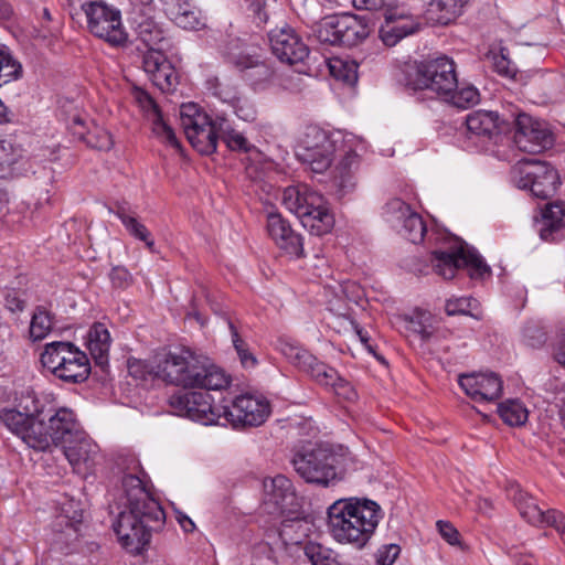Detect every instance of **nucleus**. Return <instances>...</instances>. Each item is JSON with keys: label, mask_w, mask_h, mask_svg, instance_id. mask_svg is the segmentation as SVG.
<instances>
[{"label": "nucleus", "mask_w": 565, "mask_h": 565, "mask_svg": "<svg viewBox=\"0 0 565 565\" xmlns=\"http://www.w3.org/2000/svg\"><path fill=\"white\" fill-rule=\"evenodd\" d=\"M365 150V140L352 132H328L320 127L309 126L298 141L296 156L312 172L323 173L338 153L333 182L344 194L352 191L356 184L361 154Z\"/></svg>", "instance_id": "obj_1"}, {"label": "nucleus", "mask_w": 565, "mask_h": 565, "mask_svg": "<svg viewBox=\"0 0 565 565\" xmlns=\"http://www.w3.org/2000/svg\"><path fill=\"white\" fill-rule=\"evenodd\" d=\"M134 472L122 477V490L126 495V509L114 523V531L121 545L132 553H138L150 540V532L160 527L164 521V512L159 502L147 491L143 481Z\"/></svg>", "instance_id": "obj_2"}, {"label": "nucleus", "mask_w": 565, "mask_h": 565, "mask_svg": "<svg viewBox=\"0 0 565 565\" xmlns=\"http://www.w3.org/2000/svg\"><path fill=\"white\" fill-rule=\"evenodd\" d=\"M327 515L328 532L334 541L362 548L377 527L382 509L375 501L352 497L334 501Z\"/></svg>", "instance_id": "obj_3"}, {"label": "nucleus", "mask_w": 565, "mask_h": 565, "mask_svg": "<svg viewBox=\"0 0 565 565\" xmlns=\"http://www.w3.org/2000/svg\"><path fill=\"white\" fill-rule=\"evenodd\" d=\"M281 203L313 235H324L334 226V216L326 199L305 184L286 188Z\"/></svg>", "instance_id": "obj_4"}, {"label": "nucleus", "mask_w": 565, "mask_h": 565, "mask_svg": "<svg viewBox=\"0 0 565 565\" xmlns=\"http://www.w3.org/2000/svg\"><path fill=\"white\" fill-rule=\"evenodd\" d=\"M40 360L44 369L66 383H82L90 374V364L86 353L71 342L46 343Z\"/></svg>", "instance_id": "obj_5"}, {"label": "nucleus", "mask_w": 565, "mask_h": 565, "mask_svg": "<svg viewBox=\"0 0 565 565\" xmlns=\"http://www.w3.org/2000/svg\"><path fill=\"white\" fill-rule=\"evenodd\" d=\"M344 461V455L319 446L295 455L292 465L307 482L327 487L332 481L342 479Z\"/></svg>", "instance_id": "obj_6"}, {"label": "nucleus", "mask_w": 565, "mask_h": 565, "mask_svg": "<svg viewBox=\"0 0 565 565\" xmlns=\"http://www.w3.org/2000/svg\"><path fill=\"white\" fill-rule=\"evenodd\" d=\"M513 184L522 190H529L531 195L547 200L552 198L559 185V175L548 162L523 159L511 169Z\"/></svg>", "instance_id": "obj_7"}, {"label": "nucleus", "mask_w": 565, "mask_h": 565, "mask_svg": "<svg viewBox=\"0 0 565 565\" xmlns=\"http://www.w3.org/2000/svg\"><path fill=\"white\" fill-rule=\"evenodd\" d=\"M87 30L96 38L113 46L128 42V33L121 21L120 11L104 1H86L82 6Z\"/></svg>", "instance_id": "obj_8"}, {"label": "nucleus", "mask_w": 565, "mask_h": 565, "mask_svg": "<svg viewBox=\"0 0 565 565\" xmlns=\"http://www.w3.org/2000/svg\"><path fill=\"white\" fill-rule=\"evenodd\" d=\"M430 263L434 271L445 279L454 278L461 267L468 270L472 279H482L491 273L490 267L477 250L463 244H459L450 250L433 252Z\"/></svg>", "instance_id": "obj_9"}, {"label": "nucleus", "mask_w": 565, "mask_h": 565, "mask_svg": "<svg viewBox=\"0 0 565 565\" xmlns=\"http://www.w3.org/2000/svg\"><path fill=\"white\" fill-rule=\"evenodd\" d=\"M181 125L189 142L202 154L216 150L220 138V120H211L194 104L181 106Z\"/></svg>", "instance_id": "obj_10"}, {"label": "nucleus", "mask_w": 565, "mask_h": 565, "mask_svg": "<svg viewBox=\"0 0 565 565\" xmlns=\"http://www.w3.org/2000/svg\"><path fill=\"white\" fill-rule=\"evenodd\" d=\"M228 385V377L204 356L190 350L184 351L182 374L178 386L183 388H205L220 391Z\"/></svg>", "instance_id": "obj_11"}, {"label": "nucleus", "mask_w": 565, "mask_h": 565, "mask_svg": "<svg viewBox=\"0 0 565 565\" xmlns=\"http://www.w3.org/2000/svg\"><path fill=\"white\" fill-rule=\"evenodd\" d=\"M413 85L417 89H430L444 99L458 87L455 62L440 56L420 64Z\"/></svg>", "instance_id": "obj_12"}, {"label": "nucleus", "mask_w": 565, "mask_h": 565, "mask_svg": "<svg viewBox=\"0 0 565 565\" xmlns=\"http://www.w3.org/2000/svg\"><path fill=\"white\" fill-rule=\"evenodd\" d=\"M419 17L406 3L396 0L383 13L379 36L386 46H394L404 38L419 31Z\"/></svg>", "instance_id": "obj_13"}, {"label": "nucleus", "mask_w": 565, "mask_h": 565, "mask_svg": "<svg viewBox=\"0 0 565 565\" xmlns=\"http://www.w3.org/2000/svg\"><path fill=\"white\" fill-rule=\"evenodd\" d=\"M169 404L178 416L203 425H222V407L213 406L210 394L205 392L174 394L170 397Z\"/></svg>", "instance_id": "obj_14"}, {"label": "nucleus", "mask_w": 565, "mask_h": 565, "mask_svg": "<svg viewBox=\"0 0 565 565\" xmlns=\"http://www.w3.org/2000/svg\"><path fill=\"white\" fill-rule=\"evenodd\" d=\"M222 425L256 427L270 415V404L263 395L246 393L237 396L230 407L222 406Z\"/></svg>", "instance_id": "obj_15"}, {"label": "nucleus", "mask_w": 565, "mask_h": 565, "mask_svg": "<svg viewBox=\"0 0 565 565\" xmlns=\"http://www.w3.org/2000/svg\"><path fill=\"white\" fill-rule=\"evenodd\" d=\"M386 222L409 242L420 243L426 233L422 216L401 199L390 200L384 210Z\"/></svg>", "instance_id": "obj_16"}, {"label": "nucleus", "mask_w": 565, "mask_h": 565, "mask_svg": "<svg viewBox=\"0 0 565 565\" xmlns=\"http://www.w3.org/2000/svg\"><path fill=\"white\" fill-rule=\"evenodd\" d=\"M514 142L520 150L535 153L552 146L553 137L544 122L522 113L515 118Z\"/></svg>", "instance_id": "obj_17"}, {"label": "nucleus", "mask_w": 565, "mask_h": 565, "mask_svg": "<svg viewBox=\"0 0 565 565\" xmlns=\"http://www.w3.org/2000/svg\"><path fill=\"white\" fill-rule=\"evenodd\" d=\"M273 53L288 64L303 62L309 55V49L295 29L288 24L276 26L268 33Z\"/></svg>", "instance_id": "obj_18"}, {"label": "nucleus", "mask_w": 565, "mask_h": 565, "mask_svg": "<svg viewBox=\"0 0 565 565\" xmlns=\"http://www.w3.org/2000/svg\"><path fill=\"white\" fill-rule=\"evenodd\" d=\"M263 501L273 511L294 513L299 508V500L292 482L284 475L267 477L263 480Z\"/></svg>", "instance_id": "obj_19"}, {"label": "nucleus", "mask_w": 565, "mask_h": 565, "mask_svg": "<svg viewBox=\"0 0 565 565\" xmlns=\"http://www.w3.org/2000/svg\"><path fill=\"white\" fill-rule=\"evenodd\" d=\"M459 385L476 402L494 401L502 392V380L492 372L460 375Z\"/></svg>", "instance_id": "obj_20"}, {"label": "nucleus", "mask_w": 565, "mask_h": 565, "mask_svg": "<svg viewBox=\"0 0 565 565\" xmlns=\"http://www.w3.org/2000/svg\"><path fill=\"white\" fill-rule=\"evenodd\" d=\"M132 97L147 115L153 135L158 137L162 142L173 148H179L180 145L173 129L164 120L153 98L141 88H135L132 92Z\"/></svg>", "instance_id": "obj_21"}, {"label": "nucleus", "mask_w": 565, "mask_h": 565, "mask_svg": "<svg viewBox=\"0 0 565 565\" xmlns=\"http://www.w3.org/2000/svg\"><path fill=\"white\" fill-rule=\"evenodd\" d=\"M267 232L276 245L292 257L303 256L302 237L297 234L289 223L278 213L267 217Z\"/></svg>", "instance_id": "obj_22"}, {"label": "nucleus", "mask_w": 565, "mask_h": 565, "mask_svg": "<svg viewBox=\"0 0 565 565\" xmlns=\"http://www.w3.org/2000/svg\"><path fill=\"white\" fill-rule=\"evenodd\" d=\"M64 455L74 471L85 473L96 463L99 448L89 437L76 435L64 446Z\"/></svg>", "instance_id": "obj_23"}, {"label": "nucleus", "mask_w": 565, "mask_h": 565, "mask_svg": "<svg viewBox=\"0 0 565 565\" xmlns=\"http://www.w3.org/2000/svg\"><path fill=\"white\" fill-rule=\"evenodd\" d=\"M143 68L162 92H171L178 84V73L162 52L148 51L143 56Z\"/></svg>", "instance_id": "obj_24"}, {"label": "nucleus", "mask_w": 565, "mask_h": 565, "mask_svg": "<svg viewBox=\"0 0 565 565\" xmlns=\"http://www.w3.org/2000/svg\"><path fill=\"white\" fill-rule=\"evenodd\" d=\"M468 138L492 140L505 129V121L497 111L476 110L466 118Z\"/></svg>", "instance_id": "obj_25"}, {"label": "nucleus", "mask_w": 565, "mask_h": 565, "mask_svg": "<svg viewBox=\"0 0 565 565\" xmlns=\"http://www.w3.org/2000/svg\"><path fill=\"white\" fill-rule=\"evenodd\" d=\"M335 33L340 45L354 46L369 36L370 28L363 18L347 13L335 15Z\"/></svg>", "instance_id": "obj_26"}, {"label": "nucleus", "mask_w": 565, "mask_h": 565, "mask_svg": "<svg viewBox=\"0 0 565 565\" xmlns=\"http://www.w3.org/2000/svg\"><path fill=\"white\" fill-rule=\"evenodd\" d=\"M515 505L520 514L529 523L537 526L554 524L557 518H561V511H543L535 500L526 492L519 490L514 495Z\"/></svg>", "instance_id": "obj_27"}, {"label": "nucleus", "mask_w": 565, "mask_h": 565, "mask_svg": "<svg viewBox=\"0 0 565 565\" xmlns=\"http://www.w3.org/2000/svg\"><path fill=\"white\" fill-rule=\"evenodd\" d=\"M167 14L184 30H199L205 26V18L201 10L186 0H171L167 2Z\"/></svg>", "instance_id": "obj_28"}, {"label": "nucleus", "mask_w": 565, "mask_h": 565, "mask_svg": "<svg viewBox=\"0 0 565 565\" xmlns=\"http://www.w3.org/2000/svg\"><path fill=\"white\" fill-rule=\"evenodd\" d=\"M180 349L175 351H162L156 353L157 377L166 384L178 386L182 374V365L184 351Z\"/></svg>", "instance_id": "obj_29"}, {"label": "nucleus", "mask_w": 565, "mask_h": 565, "mask_svg": "<svg viewBox=\"0 0 565 565\" xmlns=\"http://www.w3.org/2000/svg\"><path fill=\"white\" fill-rule=\"evenodd\" d=\"M111 338L104 323H94L87 333V349L95 363L100 367L108 364Z\"/></svg>", "instance_id": "obj_30"}, {"label": "nucleus", "mask_w": 565, "mask_h": 565, "mask_svg": "<svg viewBox=\"0 0 565 565\" xmlns=\"http://www.w3.org/2000/svg\"><path fill=\"white\" fill-rule=\"evenodd\" d=\"M132 24L138 39L149 47L148 51L162 52L166 42L164 32L151 17L136 14Z\"/></svg>", "instance_id": "obj_31"}, {"label": "nucleus", "mask_w": 565, "mask_h": 565, "mask_svg": "<svg viewBox=\"0 0 565 565\" xmlns=\"http://www.w3.org/2000/svg\"><path fill=\"white\" fill-rule=\"evenodd\" d=\"M565 227V203H551L542 213L539 221V233L543 241H554L555 235Z\"/></svg>", "instance_id": "obj_32"}, {"label": "nucleus", "mask_w": 565, "mask_h": 565, "mask_svg": "<svg viewBox=\"0 0 565 565\" xmlns=\"http://www.w3.org/2000/svg\"><path fill=\"white\" fill-rule=\"evenodd\" d=\"M47 427L55 445L67 443L77 435V425L72 411L61 408L49 418Z\"/></svg>", "instance_id": "obj_33"}, {"label": "nucleus", "mask_w": 565, "mask_h": 565, "mask_svg": "<svg viewBox=\"0 0 565 565\" xmlns=\"http://www.w3.org/2000/svg\"><path fill=\"white\" fill-rule=\"evenodd\" d=\"M21 437L29 447L35 450L44 451L49 449L51 445H55L50 434L47 423L33 416L30 418Z\"/></svg>", "instance_id": "obj_34"}, {"label": "nucleus", "mask_w": 565, "mask_h": 565, "mask_svg": "<svg viewBox=\"0 0 565 565\" xmlns=\"http://www.w3.org/2000/svg\"><path fill=\"white\" fill-rule=\"evenodd\" d=\"M22 66L13 58L10 50L0 43V87L21 77ZM7 107L0 100V122L7 120Z\"/></svg>", "instance_id": "obj_35"}, {"label": "nucleus", "mask_w": 565, "mask_h": 565, "mask_svg": "<svg viewBox=\"0 0 565 565\" xmlns=\"http://www.w3.org/2000/svg\"><path fill=\"white\" fill-rule=\"evenodd\" d=\"M329 310L332 313V317L329 321V324L337 330L338 332H349L354 331L362 342H366V337L363 331L355 323L350 308L347 305L333 303L329 302Z\"/></svg>", "instance_id": "obj_36"}, {"label": "nucleus", "mask_w": 565, "mask_h": 565, "mask_svg": "<svg viewBox=\"0 0 565 565\" xmlns=\"http://www.w3.org/2000/svg\"><path fill=\"white\" fill-rule=\"evenodd\" d=\"M82 520V510L79 503L73 499H64L60 502V513L54 521V529L63 531V526L67 531H75V524Z\"/></svg>", "instance_id": "obj_37"}, {"label": "nucleus", "mask_w": 565, "mask_h": 565, "mask_svg": "<svg viewBox=\"0 0 565 565\" xmlns=\"http://www.w3.org/2000/svg\"><path fill=\"white\" fill-rule=\"evenodd\" d=\"M303 372L309 374L319 385L324 386L330 391L341 377L335 369L318 361L315 356L313 361L307 365Z\"/></svg>", "instance_id": "obj_38"}, {"label": "nucleus", "mask_w": 565, "mask_h": 565, "mask_svg": "<svg viewBox=\"0 0 565 565\" xmlns=\"http://www.w3.org/2000/svg\"><path fill=\"white\" fill-rule=\"evenodd\" d=\"M502 420L510 426H521L527 420V409L518 399H508L498 406Z\"/></svg>", "instance_id": "obj_39"}, {"label": "nucleus", "mask_w": 565, "mask_h": 565, "mask_svg": "<svg viewBox=\"0 0 565 565\" xmlns=\"http://www.w3.org/2000/svg\"><path fill=\"white\" fill-rule=\"evenodd\" d=\"M471 0H437L430 3L431 12H439L437 21L447 24L460 15Z\"/></svg>", "instance_id": "obj_40"}, {"label": "nucleus", "mask_w": 565, "mask_h": 565, "mask_svg": "<svg viewBox=\"0 0 565 565\" xmlns=\"http://www.w3.org/2000/svg\"><path fill=\"white\" fill-rule=\"evenodd\" d=\"M247 62H242L237 60L235 65L239 70H250L248 73V78L250 79L254 86H260L263 83L268 82L273 76V71L270 67L264 62L259 61L255 56H247Z\"/></svg>", "instance_id": "obj_41"}, {"label": "nucleus", "mask_w": 565, "mask_h": 565, "mask_svg": "<svg viewBox=\"0 0 565 565\" xmlns=\"http://www.w3.org/2000/svg\"><path fill=\"white\" fill-rule=\"evenodd\" d=\"M444 99L458 108H468L479 103L480 94L475 86L458 83V87Z\"/></svg>", "instance_id": "obj_42"}, {"label": "nucleus", "mask_w": 565, "mask_h": 565, "mask_svg": "<svg viewBox=\"0 0 565 565\" xmlns=\"http://www.w3.org/2000/svg\"><path fill=\"white\" fill-rule=\"evenodd\" d=\"M331 75L348 85H353L358 81V65L354 61L333 58L329 62Z\"/></svg>", "instance_id": "obj_43"}, {"label": "nucleus", "mask_w": 565, "mask_h": 565, "mask_svg": "<svg viewBox=\"0 0 565 565\" xmlns=\"http://www.w3.org/2000/svg\"><path fill=\"white\" fill-rule=\"evenodd\" d=\"M220 138L234 151L248 152L253 145L239 131L231 128L225 119H220Z\"/></svg>", "instance_id": "obj_44"}, {"label": "nucleus", "mask_w": 565, "mask_h": 565, "mask_svg": "<svg viewBox=\"0 0 565 565\" xmlns=\"http://www.w3.org/2000/svg\"><path fill=\"white\" fill-rule=\"evenodd\" d=\"M278 350L288 359L290 363H292L301 371H305L307 365L313 361V355H311L307 350L287 340L279 341Z\"/></svg>", "instance_id": "obj_45"}, {"label": "nucleus", "mask_w": 565, "mask_h": 565, "mask_svg": "<svg viewBox=\"0 0 565 565\" xmlns=\"http://www.w3.org/2000/svg\"><path fill=\"white\" fill-rule=\"evenodd\" d=\"M156 364V354L149 360L132 359L128 361V373L134 379L145 383L158 380Z\"/></svg>", "instance_id": "obj_46"}, {"label": "nucleus", "mask_w": 565, "mask_h": 565, "mask_svg": "<svg viewBox=\"0 0 565 565\" xmlns=\"http://www.w3.org/2000/svg\"><path fill=\"white\" fill-rule=\"evenodd\" d=\"M53 320L49 311L38 308L30 323V337L34 341L43 340L52 330Z\"/></svg>", "instance_id": "obj_47"}, {"label": "nucleus", "mask_w": 565, "mask_h": 565, "mask_svg": "<svg viewBox=\"0 0 565 565\" xmlns=\"http://www.w3.org/2000/svg\"><path fill=\"white\" fill-rule=\"evenodd\" d=\"M305 554L312 565H338L335 553L321 544H307L305 547Z\"/></svg>", "instance_id": "obj_48"}, {"label": "nucleus", "mask_w": 565, "mask_h": 565, "mask_svg": "<svg viewBox=\"0 0 565 565\" xmlns=\"http://www.w3.org/2000/svg\"><path fill=\"white\" fill-rule=\"evenodd\" d=\"M118 217L122 222L126 230L136 238L146 243L147 247L152 250L154 242L150 238V233L147 227L140 223L136 217L125 213L119 212Z\"/></svg>", "instance_id": "obj_49"}, {"label": "nucleus", "mask_w": 565, "mask_h": 565, "mask_svg": "<svg viewBox=\"0 0 565 565\" xmlns=\"http://www.w3.org/2000/svg\"><path fill=\"white\" fill-rule=\"evenodd\" d=\"M32 416L17 409H1L0 420L14 434L21 436Z\"/></svg>", "instance_id": "obj_50"}, {"label": "nucleus", "mask_w": 565, "mask_h": 565, "mask_svg": "<svg viewBox=\"0 0 565 565\" xmlns=\"http://www.w3.org/2000/svg\"><path fill=\"white\" fill-rule=\"evenodd\" d=\"M521 333L523 342L531 348H540L546 342V331L539 321H527Z\"/></svg>", "instance_id": "obj_51"}, {"label": "nucleus", "mask_w": 565, "mask_h": 565, "mask_svg": "<svg viewBox=\"0 0 565 565\" xmlns=\"http://www.w3.org/2000/svg\"><path fill=\"white\" fill-rule=\"evenodd\" d=\"M230 330L232 333V342L235 348V351L239 358L242 365L245 369H253L257 364L256 356L249 351L248 345L244 342V340L239 337L236 328L232 322L228 323Z\"/></svg>", "instance_id": "obj_52"}, {"label": "nucleus", "mask_w": 565, "mask_h": 565, "mask_svg": "<svg viewBox=\"0 0 565 565\" xmlns=\"http://www.w3.org/2000/svg\"><path fill=\"white\" fill-rule=\"evenodd\" d=\"M320 42L339 44V36L335 33V17H327L320 21L316 30Z\"/></svg>", "instance_id": "obj_53"}, {"label": "nucleus", "mask_w": 565, "mask_h": 565, "mask_svg": "<svg viewBox=\"0 0 565 565\" xmlns=\"http://www.w3.org/2000/svg\"><path fill=\"white\" fill-rule=\"evenodd\" d=\"M477 306V301L469 297L449 299L446 302L445 310L448 316L471 315V310Z\"/></svg>", "instance_id": "obj_54"}, {"label": "nucleus", "mask_w": 565, "mask_h": 565, "mask_svg": "<svg viewBox=\"0 0 565 565\" xmlns=\"http://www.w3.org/2000/svg\"><path fill=\"white\" fill-rule=\"evenodd\" d=\"M430 316L423 313L409 321V328L415 333L419 334L423 340H428L433 334V328L430 324Z\"/></svg>", "instance_id": "obj_55"}, {"label": "nucleus", "mask_w": 565, "mask_h": 565, "mask_svg": "<svg viewBox=\"0 0 565 565\" xmlns=\"http://www.w3.org/2000/svg\"><path fill=\"white\" fill-rule=\"evenodd\" d=\"M236 116L244 121H254L257 116L256 107L247 99L237 98L234 104Z\"/></svg>", "instance_id": "obj_56"}, {"label": "nucleus", "mask_w": 565, "mask_h": 565, "mask_svg": "<svg viewBox=\"0 0 565 565\" xmlns=\"http://www.w3.org/2000/svg\"><path fill=\"white\" fill-rule=\"evenodd\" d=\"M331 392L339 398L347 402H354L358 398V393L353 385L343 377H340L338 380V382L333 385Z\"/></svg>", "instance_id": "obj_57"}, {"label": "nucleus", "mask_w": 565, "mask_h": 565, "mask_svg": "<svg viewBox=\"0 0 565 565\" xmlns=\"http://www.w3.org/2000/svg\"><path fill=\"white\" fill-rule=\"evenodd\" d=\"M395 1L396 0H353V6L358 10L382 11L384 13Z\"/></svg>", "instance_id": "obj_58"}, {"label": "nucleus", "mask_w": 565, "mask_h": 565, "mask_svg": "<svg viewBox=\"0 0 565 565\" xmlns=\"http://www.w3.org/2000/svg\"><path fill=\"white\" fill-rule=\"evenodd\" d=\"M401 548L396 544L384 545L376 553L379 565H392L399 555Z\"/></svg>", "instance_id": "obj_59"}, {"label": "nucleus", "mask_w": 565, "mask_h": 565, "mask_svg": "<svg viewBox=\"0 0 565 565\" xmlns=\"http://www.w3.org/2000/svg\"><path fill=\"white\" fill-rule=\"evenodd\" d=\"M109 278L116 288H127L132 281L130 273L121 266L114 267L109 273Z\"/></svg>", "instance_id": "obj_60"}, {"label": "nucleus", "mask_w": 565, "mask_h": 565, "mask_svg": "<svg viewBox=\"0 0 565 565\" xmlns=\"http://www.w3.org/2000/svg\"><path fill=\"white\" fill-rule=\"evenodd\" d=\"M437 529L440 535L451 545L459 543V533L457 529L449 522L438 521Z\"/></svg>", "instance_id": "obj_61"}, {"label": "nucleus", "mask_w": 565, "mask_h": 565, "mask_svg": "<svg viewBox=\"0 0 565 565\" xmlns=\"http://www.w3.org/2000/svg\"><path fill=\"white\" fill-rule=\"evenodd\" d=\"M493 65L495 71L504 76H514V70L511 67V62L505 57L503 53L493 56Z\"/></svg>", "instance_id": "obj_62"}, {"label": "nucleus", "mask_w": 565, "mask_h": 565, "mask_svg": "<svg viewBox=\"0 0 565 565\" xmlns=\"http://www.w3.org/2000/svg\"><path fill=\"white\" fill-rule=\"evenodd\" d=\"M86 142L90 147L97 148L99 150H109L113 147L111 136L106 131H103L96 141H94L93 136L88 134L86 137Z\"/></svg>", "instance_id": "obj_63"}, {"label": "nucleus", "mask_w": 565, "mask_h": 565, "mask_svg": "<svg viewBox=\"0 0 565 565\" xmlns=\"http://www.w3.org/2000/svg\"><path fill=\"white\" fill-rule=\"evenodd\" d=\"M301 527L302 526V520L299 519V518H294L291 520H285L282 523H281V527H280V536L284 539V540H290L291 542H298V539L299 537H291L289 536V530L291 527Z\"/></svg>", "instance_id": "obj_64"}]
</instances>
